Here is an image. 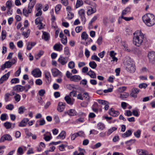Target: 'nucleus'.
Wrapping results in <instances>:
<instances>
[{"instance_id":"nucleus-12","label":"nucleus","mask_w":155,"mask_h":155,"mask_svg":"<svg viewBox=\"0 0 155 155\" xmlns=\"http://www.w3.org/2000/svg\"><path fill=\"white\" fill-rule=\"evenodd\" d=\"M68 60V57H64L61 56L58 60V62L62 65L66 64Z\"/></svg>"},{"instance_id":"nucleus-13","label":"nucleus","mask_w":155,"mask_h":155,"mask_svg":"<svg viewBox=\"0 0 155 155\" xmlns=\"http://www.w3.org/2000/svg\"><path fill=\"white\" fill-rule=\"evenodd\" d=\"M78 14L81 17V21L85 23L86 18L85 17V11L84 9H81L78 12Z\"/></svg>"},{"instance_id":"nucleus-39","label":"nucleus","mask_w":155,"mask_h":155,"mask_svg":"<svg viewBox=\"0 0 155 155\" xmlns=\"http://www.w3.org/2000/svg\"><path fill=\"white\" fill-rule=\"evenodd\" d=\"M98 104L97 102H94L93 105L92 109L95 112L97 113L98 112V110L96 108V107L98 106Z\"/></svg>"},{"instance_id":"nucleus-18","label":"nucleus","mask_w":155,"mask_h":155,"mask_svg":"<svg viewBox=\"0 0 155 155\" xmlns=\"http://www.w3.org/2000/svg\"><path fill=\"white\" fill-rule=\"evenodd\" d=\"M10 73L9 72H8L7 74L3 75L0 78V84H2L4 81L7 80L10 75Z\"/></svg>"},{"instance_id":"nucleus-64","label":"nucleus","mask_w":155,"mask_h":155,"mask_svg":"<svg viewBox=\"0 0 155 155\" xmlns=\"http://www.w3.org/2000/svg\"><path fill=\"white\" fill-rule=\"evenodd\" d=\"M35 83L37 85H40L42 84V82L41 80L40 79H38L36 80Z\"/></svg>"},{"instance_id":"nucleus-42","label":"nucleus","mask_w":155,"mask_h":155,"mask_svg":"<svg viewBox=\"0 0 155 155\" xmlns=\"http://www.w3.org/2000/svg\"><path fill=\"white\" fill-rule=\"evenodd\" d=\"M141 134V131L140 130H138L135 132L134 133V136L137 138H139Z\"/></svg>"},{"instance_id":"nucleus-38","label":"nucleus","mask_w":155,"mask_h":155,"mask_svg":"<svg viewBox=\"0 0 155 155\" xmlns=\"http://www.w3.org/2000/svg\"><path fill=\"white\" fill-rule=\"evenodd\" d=\"M88 35L85 32H83L81 35L82 39L86 40L87 38Z\"/></svg>"},{"instance_id":"nucleus-20","label":"nucleus","mask_w":155,"mask_h":155,"mask_svg":"<svg viewBox=\"0 0 155 155\" xmlns=\"http://www.w3.org/2000/svg\"><path fill=\"white\" fill-rule=\"evenodd\" d=\"M28 121L29 119L28 118H24L19 124L18 126L22 127L25 126Z\"/></svg>"},{"instance_id":"nucleus-19","label":"nucleus","mask_w":155,"mask_h":155,"mask_svg":"<svg viewBox=\"0 0 155 155\" xmlns=\"http://www.w3.org/2000/svg\"><path fill=\"white\" fill-rule=\"evenodd\" d=\"M53 48L55 51H60L62 50V45L60 43L56 44L54 46Z\"/></svg>"},{"instance_id":"nucleus-24","label":"nucleus","mask_w":155,"mask_h":155,"mask_svg":"<svg viewBox=\"0 0 155 155\" xmlns=\"http://www.w3.org/2000/svg\"><path fill=\"white\" fill-rule=\"evenodd\" d=\"M137 152L139 155H148L149 154L148 151L145 150L138 149Z\"/></svg>"},{"instance_id":"nucleus-37","label":"nucleus","mask_w":155,"mask_h":155,"mask_svg":"<svg viewBox=\"0 0 155 155\" xmlns=\"http://www.w3.org/2000/svg\"><path fill=\"white\" fill-rule=\"evenodd\" d=\"M26 110L24 106H22L18 108V113L20 114H22L23 113L24 111Z\"/></svg>"},{"instance_id":"nucleus-41","label":"nucleus","mask_w":155,"mask_h":155,"mask_svg":"<svg viewBox=\"0 0 155 155\" xmlns=\"http://www.w3.org/2000/svg\"><path fill=\"white\" fill-rule=\"evenodd\" d=\"M19 79L18 78H14L12 79L11 81V83L12 84L18 83L19 82Z\"/></svg>"},{"instance_id":"nucleus-5","label":"nucleus","mask_w":155,"mask_h":155,"mask_svg":"<svg viewBox=\"0 0 155 155\" xmlns=\"http://www.w3.org/2000/svg\"><path fill=\"white\" fill-rule=\"evenodd\" d=\"M16 60L15 59H13L11 61H8L5 63L1 66V69L3 70L5 68H9L11 67L16 62Z\"/></svg>"},{"instance_id":"nucleus-59","label":"nucleus","mask_w":155,"mask_h":155,"mask_svg":"<svg viewBox=\"0 0 155 155\" xmlns=\"http://www.w3.org/2000/svg\"><path fill=\"white\" fill-rule=\"evenodd\" d=\"M17 152L19 155H22L23 153V149L21 147H19L17 150Z\"/></svg>"},{"instance_id":"nucleus-40","label":"nucleus","mask_w":155,"mask_h":155,"mask_svg":"<svg viewBox=\"0 0 155 155\" xmlns=\"http://www.w3.org/2000/svg\"><path fill=\"white\" fill-rule=\"evenodd\" d=\"M35 22L36 25L40 24L41 25V26H42L41 20L40 17L36 19Z\"/></svg>"},{"instance_id":"nucleus-58","label":"nucleus","mask_w":155,"mask_h":155,"mask_svg":"<svg viewBox=\"0 0 155 155\" xmlns=\"http://www.w3.org/2000/svg\"><path fill=\"white\" fill-rule=\"evenodd\" d=\"M97 101L100 104L104 105H105L106 103H107V102L106 101L101 100H98Z\"/></svg>"},{"instance_id":"nucleus-56","label":"nucleus","mask_w":155,"mask_h":155,"mask_svg":"<svg viewBox=\"0 0 155 155\" xmlns=\"http://www.w3.org/2000/svg\"><path fill=\"white\" fill-rule=\"evenodd\" d=\"M76 135H77L78 137H83L85 135L84 132L82 131H79L78 132L76 133Z\"/></svg>"},{"instance_id":"nucleus-61","label":"nucleus","mask_w":155,"mask_h":155,"mask_svg":"<svg viewBox=\"0 0 155 155\" xmlns=\"http://www.w3.org/2000/svg\"><path fill=\"white\" fill-rule=\"evenodd\" d=\"M82 27L81 26H78L75 28V31L77 33L80 32L82 30Z\"/></svg>"},{"instance_id":"nucleus-27","label":"nucleus","mask_w":155,"mask_h":155,"mask_svg":"<svg viewBox=\"0 0 155 155\" xmlns=\"http://www.w3.org/2000/svg\"><path fill=\"white\" fill-rule=\"evenodd\" d=\"M66 136V133L64 131H62L59 134L57 137L58 139H62L65 138Z\"/></svg>"},{"instance_id":"nucleus-31","label":"nucleus","mask_w":155,"mask_h":155,"mask_svg":"<svg viewBox=\"0 0 155 155\" xmlns=\"http://www.w3.org/2000/svg\"><path fill=\"white\" fill-rule=\"evenodd\" d=\"M129 95L128 93H125L123 94H120V98L122 100H124V99L128 97Z\"/></svg>"},{"instance_id":"nucleus-57","label":"nucleus","mask_w":155,"mask_h":155,"mask_svg":"<svg viewBox=\"0 0 155 155\" xmlns=\"http://www.w3.org/2000/svg\"><path fill=\"white\" fill-rule=\"evenodd\" d=\"M45 91L44 90L41 89L38 91V94L41 96H43L45 94Z\"/></svg>"},{"instance_id":"nucleus-11","label":"nucleus","mask_w":155,"mask_h":155,"mask_svg":"<svg viewBox=\"0 0 155 155\" xmlns=\"http://www.w3.org/2000/svg\"><path fill=\"white\" fill-rule=\"evenodd\" d=\"M26 88L25 87L21 85H16L13 87V89L14 91L17 92H22Z\"/></svg>"},{"instance_id":"nucleus-17","label":"nucleus","mask_w":155,"mask_h":155,"mask_svg":"<svg viewBox=\"0 0 155 155\" xmlns=\"http://www.w3.org/2000/svg\"><path fill=\"white\" fill-rule=\"evenodd\" d=\"M96 12V8H92L91 7H88L87 8V15H90Z\"/></svg>"},{"instance_id":"nucleus-44","label":"nucleus","mask_w":155,"mask_h":155,"mask_svg":"<svg viewBox=\"0 0 155 155\" xmlns=\"http://www.w3.org/2000/svg\"><path fill=\"white\" fill-rule=\"evenodd\" d=\"M91 59L93 60H95L96 61L99 62L100 61V59L96 55H94L92 56L91 57Z\"/></svg>"},{"instance_id":"nucleus-26","label":"nucleus","mask_w":155,"mask_h":155,"mask_svg":"<svg viewBox=\"0 0 155 155\" xmlns=\"http://www.w3.org/2000/svg\"><path fill=\"white\" fill-rule=\"evenodd\" d=\"M87 74L88 75L93 78H96V76L95 73L93 71L90 70L87 73Z\"/></svg>"},{"instance_id":"nucleus-3","label":"nucleus","mask_w":155,"mask_h":155,"mask_svg":"<svg viewBox=\"0 0 155 155\" xmlns=\"http://www.w3.org/2000/svg\"><path fill=\"white\" fill-rule=\"evenodd\" d=\"M125 66L126 70L130 73H134L136 70L134 62L130 58L127 59L126 61Z\"/></svg>"},{"instance_id":"nucleus-51","label":"nucleus","mask_w":155,"mask_h":155,"mask_svg":"<svg viewBox=\"0 0 155 155\" xmlns=\"http://www.w3.org/2000/svg\"><path fill=\"white\" fill-rule=\"evenodd\" d=\"M6 35V32L5 30H3L2 32V40H3L5 38Z\"/></svg>"},{"instance_id":"nucleus-63","label":"nucleus","mask_w":155,"mask_h":155,"mask_svg":"<svg viewBox=\"0 0 155 155\" xmlns=\"http://www.w3.org/2000/svg\"><path fill=\"white\" fill-rule=\"evenodd\" d=\"M10 95V94L9 93H7L5 94V100L6 102L8 101V98L9 96Z\"/></svg>"},{"instance_id":"nucleus-21","label":"nucleus","mask_w":155,"mask_h":155,"mask_svg":"<svg viewBox=\"0 0 155 155\" xmlns=\"http://www.w3.org/2000/svg\"><path fill=\"white\" fill-rule=\"evenodd\" d=\"M81 77L78 75H74L71 76L70 80L74 82H78L81 79Z\"/></svg>"},{"instance_id":"nucleus-29","label":"nucleus","mask_w":155,"mask_h":155,"mask_svg":"<svg viewBox=\"0 0 155 155\" xmlns=\"http://www.w3.org/2000/svg\"><path fill=\"white\" fill-rule=\"evenodd\" d=\"M130 11V8L129 7H127L125 9L123 10L121 13V15H124L128 13Z\"/></svg>"},{"instance_id":"nucleus-23","label":"nucleus","mask_w":155,"mask_h":155,"mask_svg":"<svg viewBox=\"0 0 155 155\" xmlns=\"http://www.w3.org/2000/svg\"><path fill=\"white\" fill-rule=\"evenodd\" d=\"M132 132L131 130H127L125 133L121 135V137L124 138L128 137L132 134Z\"/></svg>"},{"instance_id":"nucleus-2","label":"nucleus","mask_w":155,"mask_h":155,"mask_svg":"<svg viewBox=\"0 0 155 155\" xmlns=\"http://www.w3.org/2000/svg\"><path fill=\"white\" fill-rule=\"evenodd\" d=\"M142 20L148 26H152L155 24V16L152 14H146L143 16Z\"/></svg>"},{"instance_id":"nucleus-22","label":"nucleus","mask_w":155,"mask_h":155,"mask_svg":"<svg viewBox=\"0 0 155 155\" xmlns=\"http://www.w3.org/2000/svg\"><path fill=\"white\" fill-rule=\"evenodd\" d=\"M42 38L45 41H47L49 40L50 38V35L49 34L45 31L43 32V35L42 36Z\"/></svg>"},{"instance_id":"nucleus-15","label":"nucleus","mask_w":155,"mask_h":155,"mask_svg":"<svg viewBox=\"0 0 155 155\" xmlns=\"http://www.w3.org/2000/svg\"><path fill=\"white\" fill-rule=\"evenodd\" d=\"M69 95L66 96L64 99L67 104L71 105L73 104L74 99V98L71 99Z\"/></svg>"},{"instance_id":"nucleus-53","label":"nucleus","mask_w":155,"mask_h":155,"mask_svg":"<svg viewBox=\"0 0 155 155\" xmlns=\"http://www.w3.org/2000/svg\"><path fill=\"white\" fill-rule=\"evenodd\" d=\"M147 86V84L145 83L140 84L139 85V87L140 88H145Z\"/></svg>"},{"instance_id":"nucleus-35","label":"nucleus","mask_w":155,"mask_h":155,"mask_svg":"<svg viewBox=\"0 0 155 155\" xmlns=\"http://www.w3.org/2000/svg\"><path fill=\"white\" fill-rule=\"evenodd\" d=\"M83 4V2L82 0H77L75 7L76 8H77Z\"/></svg>"},{"instance_id":"nucleus-14","label":"nucleus","mask_w":155,"mask_h":155,"mask_svg":"<svg viewBox=\"0 0 155 155\" xmlns=\"http://www.w3.org/2000/svg\"><path fill=\"white\" fill-rule=\"evenodd\" d=\"M108 114L113 117H116L119 115V112L115 110L114 109L111 108L109 110Z\"/></svg>"},{"instance_id":"nucleus-50","label":"nucleus","mask_w":155,"mask_h":155,"mask_svg":"<svg viewBox=\"0 0 155 155\" xmlns=\"http://www.w3.org/2000/svg\"><path fill=\"white\" fill-rule=\"evenodd\" d=\"M74 16V14L71 12H69L68 14L67 18L69 19H72Z\"/></svg>"},{"instance_id":"nucleus-1","label":"nucleus","mask_w":155,"mask_h":155,"mask_svg":"<svg viewBox=\"0 0 155 155\" xmlns=\"http://www.w3.org/2000/svg\"><path fill=\"white\" fill-rule=\"evenodd\" d=\"M147 41L146 38L140 31H137L133 33V42L134 44L139 46L142 44H145Z\"/></svg>"},{"instance_id":"nucleus-43","label":"nucleus","mask_w":155,"mask_h":155,"mask_svg":"<svg viewBox=\"0 0 155 155\" xmlns=\"http://www.w3.org/2000/svg\"><path fill=\"white\" fill-rule=\"evenodd\" d=\"M15 100L17 102H19L21 99V96L18 94H15V95L14 97Z\"/></svg>"},{"instance_id":"nucleus-4","label":"nucleus","mask_w":155,"mask_h":155,"mask_svg":"<svg viewBox=\"0 0 155 155\" xmlns=\"http://www.w3.org/2000/svg\"><path fill=\"white\" fill-rule=\"evenodd\" d=\"M30 2L28 4V9L25 8L23 10V14L25 16L27 17L29 14L31 13L32 11L33 8L36 3L35 0H29Z\"/></svg>"},{"instance_id":"nucleus-8","label":"nucleus","mask_w":155,"mask_h":155,"mask_svg":"<svg viewBox=\"0 0 155 155\" xmlns=\"http://www.w3.org/2000/svg\"><path fill=\"white\" fill-rule=\"evenodd\" d=\"M66 104L65 103L62 102H58L57 107V110L59 112H62L64 111Z\"/></svg>"},{"instance_id":"nucleus-60","label":"nucleus","mask_w":155,"mask_h":155,"mask_svg":"<svg viewBox=\"0 0 155 155\" xmlns=\"http://www.w3.org/2000/svg\"><path fill=\"white\" fill-rule=\"evenodd\" d=\"M64 53L65 55H69L70 53L69 50V49L68 47L65 48L64 49Z\"/></svg>"},{"instance_id":"nucleus-28","label":"nucleus","mask_w":155,"mask_h":155,"mask_svg":"<svg viewBox=\"0 0 155 155\" xmlns=\"http://www.w3.org/2000/svg\"><path fill=\"white\" fill-rule=\"evenodd\" d=\"M97 127L99 130H103L105 128V127L104 124L99 122L97 124Z\"/></svg>"},{"instance_id":"nucleus-16","label":"nucleus","mask_w":155,"mask_h":155,"mask_svg":"<svg viewBox=\"0 0 155 155\" xmlns=\"http://www.w3.org/2000/svg\"><path fill=\"white\" fill-rule=\"evenodd\" d=\"M45 75V78H46L47 81V83H50L51 81V76L50 72L47 71H45L44 72Z\"/></svg>"},{"instance_id":"nucleus-49","label":"nucleus","mask_w":155,"mask_h":155,"mask_svg":"<svg viewBox=\"0 0 155 155\" xmlns=\"http://www.w3.org/2000/svg\"><path fill=\"white\" fill-rule=\"evenodd\" d=\"M7 114H2L1 115L0 119L2 121H4L7 119Z\"/></svg>"},{"instance_id":"nucleus-32","label":"nucleus","mask_w":155,"mask_h":155,"mask_svg":"<svg viewBox=\"0 0 155 155\" xmlns=\"http://www.w3.org/2000/svg\"><path fill=\"white\" fill-rule=\"evenodd\" d=\"M117 130V128L115 127H112L109 129L108 130L107 133V136L109 135L110 134H111L113 131L116 130Z\"/></svg>"},{"instance_id":"nucleus-34","label":"nucleus","mask_w":155,"mask_h":155,"mask_svg":"<svg viewBox=\"0 0 155 155\" xmlns=\"http://www.w3.org/2000/svg\"><path fill=\"white\" fill-rule=\"evenodd\" d=\"M30 30L28 29L26 32H23L21 33V35L26 38H27L29 35Z\"/></svg>"},{"instance_id":"nucleus-47","label":"nucleus","mask_w":155,"mask_h":155,"mask_svg":"<svg viewBox=\"0 0 155 155\" xmlns=\"http://www.w3.org/2000/svg\"><path fill=\"white\" fill-rule=\"evenodd\" d=\"M48 133H49V132H47L45 134L43 135V136H44V139L46 141H49L51 139V137H50L49 136L46 135V134H48Z\"/></svg>"},{"instance_id":"nucleus-54","label":"nucleus","mask_w":155,"mask_h":155,"mask_svg":"<svg viewBox=\"0 0 155 155\" xmlns=\"http://www.w3.org/2000/svg\"><path fill=\"white\" fill-rule=\"evenodd\" d=\"M82 96L83 98L87 99V100H88L89 98L88 94L87 92H84L82 94Z\"/></svg>"},{"instance_id":"nucleus-7","label":"nucleus","mask_w":155,"mask_h":155,"mask_svg":"<svg viewBox=\"0 0 155 155\" xmlns=\"http://www.w3.org/2000/svg\"><path fill=\"white\" fill-rule=\"evenodd\" d=\"M51 71L52 75L54 77H61L62 76V73L57 68H54L51 69Z\"/></svg>"},{"instance_id":"nucleus-46","label":"nucleus","mask_w":155,"mask_h":155,"mask_svg":"<svg viewBox=\"0 0 155 155\" xmlns=\"http://www.w3.org/2000/svg\"><path fill=\"white\" fill-rule=\"evenodd\" d=\"M61 7V4H58L56 5L55 7V12L56 13H58V12L59 11Z\"/></svg>"},{"instance_id":"nucleus-52","label":"nucleus","mask_w":155,"mask_h":155,"mask_svg":"<svg viewBox=\"0 0 155 155\" xmlns=\"http://www.w3.org/2000/svg\"><path fill=\"white\" fill-rule=\"evenodd\" d=\"M124 15H121V18L124 19L126 21H129L131 20H132L133 19V17H124Z\"/></svg>"},{"instance_id":"nucleus-62","label":"nucleus","mask_w":155,"mask_h":155,"mask_svg":"<svg viewBox=\"0 0 155 155\" xmlns=\"http://www.w3.org/2000/svg\"><path fill=\"white\" fill-rule=\"evenodd\" d=\"M21 72V67H19L18 70L16 72L15 74V77L18 76Z\"/></svg>"},{"instance_id":"nucleus-45","label":"nucleus","mask_w":155,"mask_h":155,"mask_svg":"<svg viewBox=\"0 0 155 155\" xmlns=\"http://www.w3.org/2000/svg\"><path fill=\"white\" fill-rule=\"evenodd\" d=\"M68 66L71 69H73L74 67L75 64L74 62L73 61H71L68 63Z\"/></svg>"},{"instance_id":"nucleus-9","label":"nucleus","mask_w":155,"mask_h":155,"mask_svg":"<svg viewBox=\"0 0 155 155\" xmlns=\"http://www.w3.org/2000/svg\"><path fill=\"white\" fill-rule=\"evenodd\" d=\"M12 140L11 136L8 134H6L2 136L0 139V142H3L5 140L10 141Z\"/></svg>"},{"instance_id":"nucleus-48","label":"nucleus","mask_w":155,"mask_h":155,"mask_svg":"<svg viewBox=\"0 0 155 155\" xmlns=\"http://www.w3.org/2000/svg\"><path fill=\"white\" fill-rule=\"evenodd\" d=\"M14 106L13 104H9L6 105L5 108L6 109L9 110H12L14 108Z\"/></svg>"},{"instance_id":"nucleus-6","label":"nucleus","mask_w":155,"mask_h":155,"mask_svg":"<svg viewBox=\"0 0 155 155\" xmlns=\"http://www.w3.org/2000/svg\"><path fill=\"white\" fill-rule=\"evenodd\" d=\"M148 58L150 63L155 64V52L153 51L150 52L148 53Z\"/></svg>"},{"instance_id":"nucleus-33","label":"nucleus","mask_w":155,"mask_h":155,"mask_svg":"<svg viewBox=\"0 0 155 155\" xmlns=\"http://www.w3.org/2000/svg\"><path fill=\"white\" fill-rule=\"evenodd\" d=\"M6 5L8 9H11L12 6V2L11 0H8L6 2Z\"/></svg>"},{"instance_id":"nucleus-25","label":"nucleus","mask_w":155,"mask_h":155,"mask_svg":"<svg viewBox=\"0 0 155 155\" xmlns=\"http://www.w3.org/2000/svg\"><path fill=\"white\" fill-rule=\"evenodd\" d=\"M76 111L73 109H71L68 111L65 112L64 113L65 114H68L69 116H73L76 115Z\"/></svg>"},{"instance_id":"nucleus-55","label":"nucleus","mask_w":155,"mask_h":155,"mask_svg":"<svg viewBox=\"0 0 155 155\" xmlns=\"http://www.w3.org/2000/svg\"><path fill=\"white\" fill-rule=\"evenodd\" d=\"M101 145V143L99 142L95 144L93 147L92 148L94 149H97L100 147Z\"/></svg>"},{"instance_id":"nucleus-10","label":"nucleus","mask_w":155,"mask_h":155,"mask_svg":"<svg viewBox=\"0 0 155 155\" xmlns=\"http://www.w3.org/2000/svg\"><path fill=\"white\" fill-rule=\"evenodd\" d=\"M31 74L35 77H39L41 76V72L39 69L36 68L32 71Z\"/></svg>"},{"instance_id":"nucleus-36","label":"nucleus","mask_w":155,"mask_h":155,"mask_svg":"<svg viewBox=\"0 0 155 155\" xmlns=\"http://www.w3.org/2000/svg\"><path fill=\"white\" fill-rule=\"evenodd\" d=\"M4 126L6 129H9L11 127L12 124L9 122L7 121L4 123Z\"/></svg>"},{"instance_id":"nucleus-30","label":"nucleus","mask_w":155,"mask_h":155,"mask_svg":"<svg viewBox=\"0 0 155 155\" xmlns=\"http://www.w3.org/2000/svg\"><path fill=\"white\" fill-rule=\"evenodd\" d=\"M89 66L93 69L95 68L97 66V64L94 61H91L89 63Z\"/></svg>"}]
</instances>
